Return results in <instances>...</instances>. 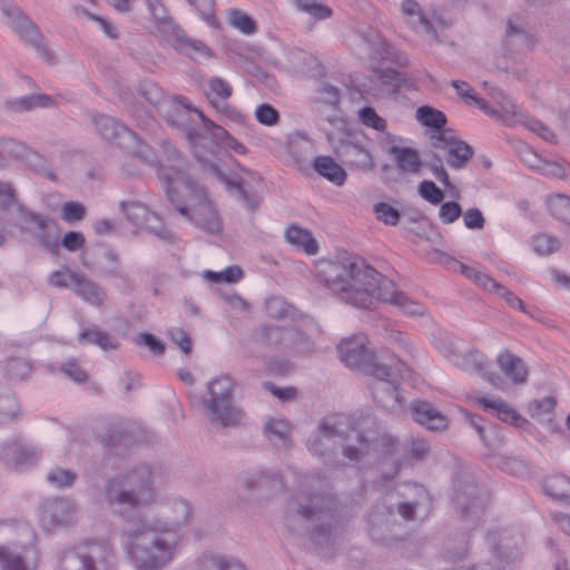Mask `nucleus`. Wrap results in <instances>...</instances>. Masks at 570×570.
<instances>
[{
    "mask_svg": "<svg viewBox=\"0 0 570 570\" xmlns=\"http://www.w3.org/2000/svg\"><path fill=\"white\" fill-rule=\"evenodd\" d=\"M122 207L128 217L131 218L134 216L135 223H137L138 218L148 222L149 216H151L148 209L140 203L124 204Z\"/></svg>",
    "mask_w": 570,
    "mask_h": 570,
    "instance_id": "48",
    "label": "nucleus"
},
{
    "mask_svg": "<svg viewBox=\"0 0 570 570\" xmlns=\"http://www.w3.org/2000/svg\"><path fill=\"white\" fill-rule=\"evenodd\" d=\"M169 42L174 48L180 52H184L191 58L210 57V50L200 40H194L188 38L183 31L175 30Z\"/></svg>",
    "mask_w": 570,
    "mask_h": 570,
    "instance_id": "16",
    "label": "nucleus"
},
{
    "mask_svg": "<svg viewBox=\"0 0 570 570\" xmlns=\"http://www.w3.org/2000/svg\"><path fill=\"white\" fill-rule=\"evenodd\" d=\"M65 372L76 382H83L87 379L86 372L75 362L67 363L65 365Z\"/></svg>",
    "mask_w": 570,
    "mask_h": 570,
    "instance_id": "57",
    "label": "nucleus"
},
{
    "mask_svg": "<svg viewBox=\"0 0 570 570\" xmlns=\"http://www.w3.org/2000/svg\"><path fill=\"white\" fill-rule=\"evenodd\" d=\"M548 205L551 213L560 218L562 217L561 209L570 212V198L563 195L550 197Z\"/></svg>",
    "mask_w": 570,
    "mask_h": 570,
    "instance_id": "52",
    "label": "nucleus"
},
{
    "mask_svg": "<svg viewBox=\"0 0 570 570\" xmlns=\"http://www.w3.org/2000/svg\"><path fill=\"white\" fill-rule=\"evenodd\" d=\"M190 6L199 13L200 18L212 27H218L219 23L215 17V0H187Z\"/></svg>",
    "mask_w": 570,
    "mask_h": 570,
    "instance_id": "33",
    "label": "nucleus"
},
{
    "mask_svg": "<svg viewBox=\"0 0 570 570\" xmlns=\"http://www.w3.org/2000/svg\"><path fill=\"white\" fill-rule=\"evenodd\" d=\"M416 119L423 126L434 129L432 134L445 131L443 127L446 124V117L438 109L429 106H422L416 110Z\"/></svg>",
    "mask_w": 570,
    "mask_h": 570,
    "instance_id": "19",
    "label": "nucleus"
},
{
    "mask_svg": "<svg viewBox=\"0 0 570 570\" xmlns=\"http://www.w3.org/2000/svg\"><path fill=\"white\" fill-rule=\"evenodd\" d=\"M51 104V98L46 95H36L23 98L17 102V106L21 110H28L33 107H48Z\"/></svg>",
    "mask_w": 570,
    "mask_h": 570,
    "instance_id": "46",
    "label": "nucleus"
},
{
    "mask_svg": "<svg viewBox=\"0 0 570 570\" xmlns=\"http://www.w3.org/2000/svg\"><path fill=\"white\" fill-rule=\"evenodd\" d=\"M137 343L147 346L154 354H163L164 344L151 334L142 333L137 337Z\"/></svg>",
    "mask_w": 570,
    "mask_h": 570,
    "instance_id": "53",
    "label": "nucleus"
},
{
    "mask_svg": "<svg viewBox=\"0 0 570 570\" xmlns=\"http://www.w3.org/2000/svg\"><path fill=\"white\" fill-rule=\"evenodd\" d=\"M294 1H295L296 7L299 10L307 12L314 19L322 20V19H326V18L331 17V14H332V10L328 7L317 2V0H294Z\"/></svg>",
    "mask_w": 570,
    "mask_h": 570,
    "instance_id": "32",
    "label": "nucleus"
},
{
    "mask_svg": "<svg viewBox=\"0 0 570 570\" xmlns=\"http://www.w3.org/2000/svg\"><path fill=\"white\" fill-rule=\"evenodd\" d=\"M266 432L272 436H276L284 443L288 440L289 423L285 420L272 419L266 423Z\"/></svg>",
    "mask_w": 570,
    "mask_h": 570,
    "instance_id": "43",
    "label": "nucleus"
},
{
    "mask_svg": "<svg viewBox=\"0 0 570 570\" xmlns=\"http://www.w3.org/2000/svg\"><path fill=\"white\" fill-rule=\"evenodd\" d=\"M222 275L224 283H237L243 278V271L237 266H228Z\"/></svg>",
    "mask_w": 570,
    "mask_h": 570,
    "instance_id": "60",
    "label": "nucleus"
},
{
    "mask_svg": "<svg viewBox=\"0 0 570 570\" xmlns=\"http://www.w3.org/2000/svg\"><path fill=\"white\" fill-rule=\"evenodd\" d=\"M265 311L272 318L293 317L295 309L279 296H273L265 301Z\"/></svg>",
    "mask_w": 570,
    "mask_h": 570,
    "instance_id": "26",
    "label": "nucleus"
},
{
    "mask_svg": "<svg viewBox=\"0 0 570 570\" xmlns=\"http://www.w3.org/2000/svg\"><path fill=\"white\" fill-rule=\"evenodd\" d=\"M257 121L264 126H275L279 120L278 111L269 104H262L255 109Z\"/></svg>",
    "mask_w": 570,
    "mask_h": 570,
    "instance_id": "38",
    "label": "nucleus"
},
{
    "mask_svg": "<svg viewBox=\"0 0 570 570\" xmlns=\"http://www.w3.org/2000/svg\"><path fill=\"white\" fill-rule=\"evenodd\" d=\"M158 175L166 185V194L183 216L210 234H218L222 224L206 190L196 184L189 171L180 165L158 168Z\"/></svg>",
    "mask_w": 570,
    "mask_h": 570,
    "instance_id": "3",
    "label": "nucleus"
},
{
    "mask_svg": "<svg viewBox=\"0 0 570 570\" xmlns=\"http://www.w3.org/2000/svg\"><path fill=\"white\" fill-rule=\"evenodd\" d=\"M358 115L362 124L366 127L377 131H384L386 129V121L379 116L372 107L362 108Z\"/></svg>",
    "mask_w": 570,
    "mask_h": 570,
    "instance_id": "37",
    "label": "nucleus"
},
{
    "mask_svg": "<svg viewBox=\"0 0 570 570\" xmlns=\"http://www.w3.org/2000/svg\"><path fill=\"white\" fill-rule=\"evenodd\" d=\"M417 190L420 196L432 205L441 204L444 197L443 190L431 180L421 181Z\"/></svg>",
    "mask_w": 570,
    "mask_h": 570,
    "instance_id": "36",
    "label": "nucleus"
},
{
    "mask_svg": "<svg viewBox=\"0 0 570 570\" xmlns=\"http://www.w3.org/2000/svg\"><path fill=\"white\" fill-rule=\"evenodd\" d=\"M85 207L80 203L67 202L61 208V218L67 223L77 222L83 218Z\"/></svg>",
    "mask_w": 570,
    "mask_h": 570,
    "instance_id": "42",
    "label": "nucleus"
},
{
    "mask_svg": "<svg viewBox=\"0 0 570 570\" xmlns=\"http://www.w3.org/2000/svg\"><path fill=\"white\" fill-rule=\"evenodd\" d=\"M3 14L8 19V24L12 27L21 37L36 42L39 38L37 27L16 7L6 4L2 8Z\"/></svg>",
    "mask_w": 570,
    "mask_h": 570,
    "instance_id": "15",
    "label": "nucleus"
},
{
    "mask_svg": "<svg viewBox=\"0 0 570 570\" xmlns=\"http://www.w3.org/2000/svg\"><path fill=\"white\" fill-rule=\"evenodd\" d=\"M414 420L429 430H442L448 426V419L438 412L428 402H415L413 404Z\"/></svg>",
    "mask_w": 570,
    "mask_h": 570,
    "instance_id": "14",
    "label": "nucleus"
},
{
    "mask_svg": "<svg viewBox=\"0 0 570 570\" xmlns=\"http://www.w3.org/2000/svg\"><path fill=\"white\" fill-rule=\"evenodd\" d=\"M462 216V208L456 202H445L439 209V218L443 224H452Z\"/></svg>",
    "mask_w": 570,
    "mask_h": 570,
    "instance_id": "41",
    "label": "nucleus"
},
{
    "mask_svg": "<svg viewBox=\"0 0 570 570\" xmlns=\"http://www.w3.org/2000/svg\"><path fill=\"white\" fill-rule=\"evenodd\" d=\"M286 240L296 249L312 256L317 254L318 244L314 239L312 233L296 224H291L284 232Z\"/></svg>",
    "mask_w": 570,
    "mask_h": 570,
    "instance_id": "13",
    "label": "nucleus"
},
{
    "mask_svg": "<svg viewBox=\"0 0 570 570\" xmlns=\"http://www.w3.org/2000/svg\"><path fill=\"white\" fill-rule=\"evenodd\" d=\"M374 77L380 85L393 86L395 88H400L405 81L401 72L391 68H375Z\"/></svg>",
    "mask_w": 570,
    "mask_h": 570,
    "instance_id": "34",
    "label": "nucleus"
},
{
    "mask_svg": "<svg viewBox=\"0 0 570 570\" xmlns=\"http://www.w3.org/2000/svg\"><path fill=\"white\" fill-rule=\"evenodd\" d=\"M146 99L155 105H160V98L163 97L160 89L157 86L150 85L149 89L144 94Z\"/></svg>",
    "mask_w": 570,
    "mask_h": 570,
    "instance_id": "64",
    "label": "nucleus"
},
{
    "mask_svg": "<svg viewBox=\"0 0 570 570\" xmlns=\"http://www.w3.org/2000/svg\"><path fill=\"white\" fill-rule=\"evenodd\" d=\"M48 481L57 485H70L75 480V474L69 470H55L47 476Z\"/></svg>",
    "mask_w": 570,
    "mask_h": 570,
    "instance_id": "51",
    "label": "nucleus"
},
{
    "mask_svg": "<svg viewBox=\"0 0 570 570\" xmlns=\"http://www.w3.org/2000/svg\"><path fill=\"white\" fill-rule=\"evenodd\" d=\"M195 155L203 163V165H204V173H209L210 175H214L218 180H220L222 183L226 184L227 187L232 186V183L228 179V177L226 176V174H224L216 165L207 164V161L204 159L200 150L196 149L195 150Z\"/></svg>",
    "mask_w": 570,
    "mask_h": 570,
    "instance_id": "50",
    "label": "nucleus"
},
{
    "mask_svg": "<svg viewBox=\"0 0 570 570\" xmlns=\"http://www.w3.org/2000/svg\"><path fill=\"white\" fill-rule=\"evenodd\" d=\"M114 487L115 484L114 482H111L108 487L107 492L109 495L110 503H117L120 507L118 510L120 514L128 513L129 510L134 511L140 505H145L151 502L153 500V491L151 488H149L148 485H142L139 489L136 497H134L132 493L124 491L114 495Z\"/></svg>",
    "mask_w": 570,
    "mask_h": 570,
    "instance_id": "12",
    "label": "nucleus"
},
{
    "mask_svg": "<svg viewBox=\"0 0 570 570\" xmlns=\"http://www.w3.org/2000/svg\"><path fill=\"white\" fill-rule=\"evenodd\" d=\"M82 274L75 273L69 268H61L52 272L49 277L50 284L56 287H71L75 291Z\"/></svg>",
    "mask_w": 570,
    "mask_h": 570,
    "instance_id": "29",
    "label": "nucleus"
},
{
    "mask_svg": "<svg viewBox=\"0 0 570 570\" xmlns=\"http://www.w3.org/2000/svg\"><path fill=\"white\" fill-rule=\"evenodd\" d=\"M325 285L344 303L374 308L380 303L400 307L409 315H421L423 305L412 302L395 284L357 256L325 262L320 267Z\"/></svg>",
    "mask_w": 570,
    "mask_h": 570,
    "instance_id": "1",
    "label": "nucleus"
},
{
    "mask_svg": "<svg viewBox=\"0 0 570 570\" xmlns=\"http://www.w3.org/2000/svg\"><path fill=\"white\" fill-rule=\"evenodd\" d=\"M97 125L101 124L102 136L106 139H115L122 148L131 150L140 158H147V146L139 140L128 127L109 117H99Z\"/></svg>",
    "mask_w": 570,
    "mask_h": 570,
    "instance_id": "7",
    "label": "nucleus"
},
{
    "mask_svg": "<svg viewBox=\"0 0 570 570\" xmlns=\"http://www.w3.org/2000/svg\"><path fill=\"white\" fill-rule=\"evenodd\" d=\"M558 245L559 242L548 234L537 235L532 240L533 249L539 255H549L553 253L558 248Z\"/></svg>",
    "mask_w": 570,
    "mask_h": 570,
    "instance_id": "39",
    "label": "nucleus"
},
{
    "mask_svg": "<svg viewBox=\"0 0 570 570\" xmlns=\"http://www.w3.org/2000/svg\"><path fill=\"white\" fill-rule=\"evenodd\" d=\"M267 387L273 393V395L282 401L294 399L296 395V391L293 387L277 389L274 385H268Z\"/></svg>",
    "mask_w": 570,
    "mask_h": 570,
    "instance_id": "61",
    "label": "nucleus"
},
{
    "mask_svg": "<svg viewBox=\"0 0 570 570\" xmlns=\"http://www.w3.org/2000/svg\"><path fill=\"white\" fill-rule=\"evenodd\" d=\"M390 154L393 156L397 167L402 171L415 174L421 169L422 163L420 155L415 149L393 146L390 149Z\"/></svg>",
    "mask_w": 570,
    "mask_h": 570,
    "instance_id": "18",
    "label": "nucleus"
},
{
    "mask_svg": "<svg viewBox=\"0 0 570 570\" xmlns=\"http://www.w3.org/2000/svg\"><path fill=\"white\" fill-rule=\"evenodd\" d=\"M150 528L140 531L138 528L130 533L128 553L138 570H156L173 557L176 534L168 529Z\"/></svg>",
    "mask_w": 570,
    "mask_h": 570,
    "instance_id": "4",
    "label": "nucleus"
},
{
    "mask_svg": "<svg viewBox=\"0 0 570 570\" xmlns=\"http://www.w3.org/2000/svg\"><path fill=\"white\" fill-rule=\"evenodd\" d=\"M61 245L68 250H77L85 245V237L80 232H68L62 237Z\"/></svg>",
    "mask_w": 570,
    "mask_h": 570,
    "instance_id": "49",
    "label": "nucleus"
},
{
    "mask_svg": "<svg viewBox=\"0 0 570 570\" xmlns=\"http://www.w3.org/2000/svg\"><path fill=\"white\" fill-rule=\"evenodd\" d=\"M73 292L94 305H99L105 299L104 292L97 285L85 278L83 275H81Z\"/></svg>",
    "mask_w": 570,
    "mask_h": 570,
    "instance_id": "25",
    "label": "nucleus"
},
{
    "mask_svg": "<svg viewBox=\"0 0 570 570\" xmlns=\"http://www.w3.org/2000/svg\"><path fill=\"white\" fill-rule=\"evenodd\" d=\"M228 23L245 36L254 35L257 31L256 21L248 13L236 8L228 10Z\"/></svg>",
    "mask_w": 570,
    "mask_h": 570,
    "instance_id": "21",
    "label": "nucleus"
},
{
    "mask_svg": "<svg viewBox=\"0 0 570 570\" xmlns=\"http://www.w3.org/2000/svg\"><path fill=\"white\" fill-rule=\"evenodd\" d=\"M212 567L216 570H245L237 561H228L223 558H213Z\"/></svg>",
    "mask_w": 570,
    "mask_h": 570,
    "instance_id": "56",
    "label": "nucleus"
},
{
    "mask_svg": "<svg viewBox=\"0 0 570 570\" xmlns=\"http://www.w3.org/2000/svg\"><path fill=\"white\" fill-rule=\"evenodd\" d=\"M13 200V191L9 184L0 183V203L8 205Z\"/></svg>",
    "mask_w": 570,
    "mask_h": 570,
    "instance_id": "63",
    "label": "nucleus"
},
{
    "mask_svg": "<svg viewBox=\"0 0 570 570\" xmlns=\"http://www.w3.org/2000/svg\"><path fill=\"white\" fill-rule=\"evenodd\" d=\"M495 363L503 376L514 385H522L529 379V367L518 355L502 350L495 357Z\"/></svg>",
    "mask_w": 570,
    "mask_h": 570,
    "instance_id": "10",
    "label": "nucleus"
},
{
    "mask_svg": "<svg viewBox=\"0 0 570 570\" xmlns=\"http://www.w3.org/2000/svg\"><path fill=\"white\" fill-rule=\"evenodd\" d=\"M315 171L337 186L346 180V171L330 156H318L313 161Z\"/></svg>",
    "mask_w": 570,
    "mask_h": 570,
    "instance_id": "17",
    "label": "nucleus"
},
{
    "mask_svg": "<svg viewBox=\"0 0 570 570\" xmlns=\"http://www.w3.org/2000/svg\"><path fill=\"white\" fill-rule=\"evenodd\" d=\"M110 4L119 12H126L130 9V3L136 0H109ZM145 3L151 14L157 21L166 20V10L159 0H145Z\"/></svg>",
    "mask_w": 570,
    "mask_h": 570,
    "instance_id": "24",
    "label": "nucleus"
},
{
    "mask_svg": "<svg viewBox=\"0 0 570 570\" xmlns=\"http://www.w3.org/2000/svg\"><path fill=\"white\" fill-rule=\"evenodd\" d=\"M233 94L232 86L224 79L215 77L208 81L207 97L213 106L217 108L218 99L226 100Z\"/></svg>",
    "mask_w": 570,
    "mask_h": 570,
    "instance_id": "27",
    "label": "nucleus"
},
{
    "mask_svg": "<svg viewBox=\"0 0 570 570\" xmlns=\"http://www.w3.org/2000/svg\"><path fill=\"white\" fill-rule=\"evenodd\" d=\"M208 391L210 399L207 401V407L213 414V421H218L224 426L236 425L243 421L244 413L230 403L234 382L229 376L214 379L208 385Z\"/></svg>",
    "mask_w": 570,
    "mask_h": 570,
    "instance_id": "6",
    "label": "nucleus"
},
{
    "mask_svg": "<svg viewBox=\"0 0 570 570\" xmlns=\"http://www.w3.org/2000/svg\"><path fill=\"white\" fill-rule=\"evenodd\" d=\"M322 100L330 105H336L338 102V90L335 87L324 85L321 88Z\"/></svg>",
    "mask_w": 570,
    "mask_h": 570,
    "instance_id": "58",
    "label": "nucleus"
},
{
    "mask_svg": "<svg viewBox=\"0 0 570 570\" xmlns=\"http://www.w3.org/2000/svg\"><path fill=\"white\" fill-rule=\"evenodd\" d=\"M475 404L491 412L503 422L514 426H523L527 421L515 410H513L505 401L498 397H473Z\"/></svg>",
    "mask_w": 570,
    "mask_h": 570,
    "instance_id": "11",
    "label": "nucleus"
},
{
    "mask_svg": "<svg viewBox=\"0 0 570 570\" xmlns=\"http://www.w3.org/2000/svg\"><path fill=\"white\" fill-rule=\"evenodd\" d=\"M432 171H433L434 176L436 177V179L443 184L445 189H448L450 191V195L452 197L458 198L460 196L459 190L451 184L449 175L442 166H433Z\"/></svg>",
    "mask_w": 570,
    "mask_h": 570,
    "instance_id": "54",
    "label": "nucleus"
},
{
    "mask_svg": "<svg viewBox=\"0 0 570 570\" xmlns=\"http://www.w3.org/2000/svg\"><path fill=\"white\" fill-rule=\"evenodd\" d=\"M170 340L185 353L191 352V341L188 334L181 328H173L169 331Z\"/></svg>",
    "mask_w": 570,
    "mask_h": 570,
    "instance_id": "47",
    "label": "nucleus"
},
{
    "mask_svg": "<svg viewBox=\"0 0 570 570\" xmlns=\"http://www.w3.org/2000/svg\"><path fill=\"white\" fill-rule=\"evenodd\" d=\"M556 400L552 396H546L541 400H534L527 406V412L532 419H542L553 413Z\"/></svg>",
    "mask_w": 570,
    "mask_h": 570,
    "instance_id": "30",
    "label": "nucleus"
},
{
    "mask_svg": "<svg viewBox=\"0 0 570 570\" xmlns=\"http://www.w3.org/2000/svg\"><path fill=\"white\" fill-rule=\"evenodd\" d=\"M368 338L364 334H356L343 340L337 346L341 362L350 367L365 372L374 379L371 391L376 402L383 406L394 407L401 404L395 384L397 379H411L412 370L395 355L380 352L379 355L368 350Z\"/></svg>",
    "mask_w": 570,
    "mask_h": 570,
    "instance_id": "2",
    "label": "nucleus"
},
{
    "mask_svg": "<svg viewBox=\"0 0 570 570\" xmlns=\"http://www.w3.org/2000/svg\"><path fill=\"white\" fill-rule=\"evenodd\" d=\"M462 217L468 229H482L484 227V216L478 208H469L462 213Z\"/></svg>",
    "mask_w": 570,
    "mask_h": 570,
    "instance_id": "44",
    "label": "nucleus"
},
{
    "mask_svg": "<svg viewBox=\"0 0 570 570\" xmlns=\"http://www.w3.org/2000/svg\"><path fill=\"white\" fill-rule=\"evenodd\" d=\"M80 340L96 344L105 351L117 347V344L109 337V335L97 327L83 331L80 335Z\"/></svg>",
    "mask_w": 570,
    "mask_h": 570,
    "instance_id": "28",
    "label": "nucleus"
},
{
    "mask_svg": "<svg viewBox=\"0 0 570 570\" xmlns=\"http://www.w3.org/2000/svg\"><path fill=\"white\" fill-rule=\"evenodd\" d=\"M433 344L440 354L452 360L459 367L485 377L494 387H501V376L491 372V362L480 351H471L463 355V342L443 332L434 337Z\"/></svg>",
    "mask_w": 570,
    "mask_h": 570,
    "instance_id": "5",
    "label": "nucleus"
},
{
    "mask_svg": "<svg viewBox=\"0 0 570 570\" xmlns=\"http://www.w3.org/2000/svg\"><path fill=\"white\" fill-rule=\"evenodd\" d=\"M404 14L409 17L407 23L412 28L421 27L426 30L429 35L434 36L432 23L421 13L420 6L414 0H405L402 4Z\"/></svg>",
    "mask_w": 570,
    "mask_h": 570,
    "instance_id": "23",
    "label": "nucleus"
},
{
    "mask_svg": "<svg viewBox=\"0 0 570 570\" xmlns=\"http://www.w3.org/2000/svg\"><path fill=\"white\" fill-rule=\"evenodd\" d=\"M530 129L547 141H552L556 138L554 134L539 120H533L530 125Z\"/></svg>",
    "mask_w": 570,
    "mask_h": 570,
    "instance_id": "59",
    "label": "nucleus"
},
{
    "mask_svg": "<svg viewBox=\"0 0 570 570\" xmlns=\"http://www.w3.org/2000/svg\"><path fill=\"white\" fill-rule=\"evenodd\" d=\"M543 488L546 493L554 499H570V479L566 475L558 474L547 478Z\"/></svg>",
    "mask_w": 570,
    "mask_h": 570,
    "instance_id": "22",
    "label": "nucleus"
},
{
    "mask_svg": "<svg viewBox=\"0 0 570 570\" xmlns=\"http://www.w3.org/2000/svg\"><path fill=\"white\" fill-rule=\"evenodd\" d=\"M453 87L455 88L458 95L462 97L469 105H476L480 109L484 110L487 114L495 112L497 110H490L484 100L479 99L474 94L472 87L464 81H453Z\"/></svg>",
    "mask_w": 570,
    "mask_h": 570,
    "instance_id": "31",
    "label": "nucleus"
},
{
    "mask_svg": "<svg viewBox=\"0 0 570 570\" xmlns=\"http://www.w3.org/2000/svg\"><path fill=\"white\" fill-rule=\"evenodd\" d=\"M263 338L267 343H291L296 335V332L292 328H265L263 332Z\"/></svg>",
    "mask_w": 570,
    "mask_h": 570,
    "instance_id": "40",
    "label": "nucleus"
},
{
    "mask_svg": "<svg viewBox=\"0 0 570 570\" xmlns=\"http://www.w3.org/2000/svg\"><path fill=\"white\" fill-rule=\"evenodd\" d=\"M0 567L2 570H24L21 558L11 556L6 548L0 547Z\"/></svg>",
    "mask_w": 570,
    "mask_h": 570,
    "instance_id": "45",
    "label": "nucleus"
},
{
    "mask_svg": "<svg viewBox=\"0 0 570 570\" xmlns=\"http://www.w3.org/2000/svg\"><path fill=\"white\" fill-rule=\"evenodd\" d=\"M321 431L324 436H331L336 434H348L350 431L355 432V428L352 425L351 417L343 414H335L327 417L321 425Z\"/></svg>",
    "mask_w": 570,
    "mask_h": 570,
    "instance_id": "20",
    "label": "nucleus"
},
{
    "mask_svg": "<svg viewBox=\"0 0 570 570\" xmlns=\"http://www.w3.org/2000/svg\"><path fill=\"white\" fill-rule=\"evenodd\" d=\"M376 218L385 225L395 226L400 222V213L387 203L381 202L374 205Z\"/></svg>",
    "mask_w": 570,
    "mask_h": 570,
    "instance_id": "35",
    "label": "nucleus"
},
{
    "mask_svg": "<svg viewBox=\"0 0 570 570\" xmlns=\"http://www.w3.org/2000/svg\"><path fill=\"white\" fill-rule=\"evenodd\" d=\"M454 266L469 279L474 282L478 286L498 294L501 297H504L511 307L523 309V302L517 297L512 292L508 291L505 287L501 286L489 275L484 274L482 271L468 266L463 263L455 262Z\"/></svg>",
    "mask_w": 570,
    "mask_h": 570,
    "instance_id": "9",
    "label": "nucleus"
},
{
    "mask_svg": "<svg viewBox=\"0 0 570 570\" xmlns=\"http://www.w3.org/2000/svg\"><path fill=\"white\" fill-rule=\"evenodd\" d=\"M220 111L225 117H227L228 119H230L235 122H238V124L244 122L243 114L234 107L225 105L222 107Z\"/></svg>",
    "mask_w": 570,
    "mask_h": 570,
    "instance_id": "62",
    "label": "nucleus"
},
{
    "mask_svg": "<svg viewBox=\"0 0 570 570\" xmlns=\"http://www.w3.org/2000/svg\"><path fill=\"white\" fill-rule=\"evenodd\" d=\"M377 52L380 53V56L383 57L384 60L393 61L399 66H403L406 61V59L403 56L392 52L390 46L384 41L381 42Z\"/></svg>",
    "mask_w": 570,
    "mask_h": 570,
    "instance_id": "55",
    "label": "nucleus"
},
{
    "mask_svg": "<svg viewBox=\"0 0 570 570\" xmlns=\"http://www.w3.org/2000/svg\"><path fill=\"white\" fill-rule=\"evenodd\" d=\"M431 145L436 150L446 153V161L453 168H461L473 155L472 148L446 131L431 135Z\"/></svg>",
    "mask_w": 570,
    "mask_h": 570,
    "instance_id": "8",
    "label": "nucleus"
}]
</instances>
